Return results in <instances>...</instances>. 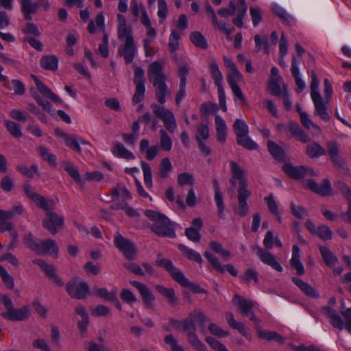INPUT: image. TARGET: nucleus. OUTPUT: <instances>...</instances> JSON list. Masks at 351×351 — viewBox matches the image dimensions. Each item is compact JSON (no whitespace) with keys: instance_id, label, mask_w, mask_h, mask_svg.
I'll return each mask as SVG.
<instances>
[{"instance_id":"f257e3e1","label":"nucleus","mask_w":351,"mask_h":351,"mask_svg":"<svg viewBox=\"0 0 351 351\" xmlns=\"http://www.w3.org/2000/svg\"><path fill=\"white\" fill-rule=\"evenodd\" d=\"M164 62L157 60L152 62L147 71L149 80L156 87V97L158 102L163 104L166 101L168 87L166 84L167 76L163 72Z\"/></svg>"},{"instance_id":"f03ea898","label":"nucleus","mask_w":351,"mask_h":351,"mask_svg":"<svg viewBox=\"0 0 351 351\" xmlns=\"http://www.w3.org/2000/svg\"><path fill=\"white\" fill-rule=\"evenodd\" d=\"M145 215L152 221L151 230L155 234L170 238L176 237L173 223L165 215L152 210H146Z\"/></svg>"},{"instance_id":"7ed1b4c3","label":"nucleus","mask_w":351,"mask_h":351,"mask_svg":"<svg viewBox=\"0 0 351 351\" xmlns=\"http://www.w3.org/2000/svg\"><path fill=\"white\" fill-rule=\"evenodd\" d=\"M23 243L38 255L50 254L54 258L58 257V247L52 239L40 241L36 239L31 232H29L23 237Z\"/></svg>"},{"instance_id":"20e7f679","label":"nucleus","mask_w":351,"mask_h":351,"mask_svg":"<svg viewBox=\"0 0 351 351\" xmlns=\"http://www.w3.org/2000/svg\"><path fill=\"white\" fill-rule=\"evenodd\" d=\"M156 263L158 265L164 267L171 276V277L180 285L184 287L190 288L195 293H203L206 291L201 287L191 283L184 274L176 268L171 260L163 258H158Z\"/></svg>"},{"instance_id":"39448f33","label":"nucleus","mask_w":351,"mask_h":351,"mask_svg":"<svg viewBox=\"0 0 351 351\" xmlns=\"http://www.w3.org/2000/svg\"><path fill=\"white\" fill-rule=\"evenodd\" d=\"M230 9L221 8L218 10L217 13L223 17H227L232 15L237 12V16L232 19V23L239 28L243 27V19L247 12V5L245 0H239L236 5L233 0H230L228 4Z\"/></svg>"},{"instance_id":"423d86ee","label":"nucleus","mask_w":351,"mask_h":351,"mask_svg":"<svg viewBox=\"0 0 351 351\" xmlns=\"http://www.w3.org/2000/svg\"><path fill=\"white\" fill-rule=\"evenodd\" d=\"M324 313L327 317L330 318V323L334 327L337 328L339 330H342L344 326H346V330L351 333V308L346 309L342 313V315L346 320L345 324L342 318L337 311L332 308L326 307L324 308Z\"/></svg>"},{"instance_id":"0eeeda50","label":"nucleus","mask_w":351,"mask_h":351,"mask_svg":"<svg viewBox=\"0 0 351 351\" xmlns=\"http://www.w3.org/2000/svg\"><path fill=\"white\" fill-rule=\"evenodd\" d=\"M134 84L135 85V93L132 97L133 104H137L143 99L145 97V71L143 68L137 66H134Z\"/></svg>"},{"instance_id":"6e6552de","label":"nucleus","mask_w":351,"mask_h":351,"mask_svg":"<svg viewBox=\"0 0 351 351\" xmlns=\"http://www.w3.org/2000/svg\"><path fill=\"white\" fill-rule=\"evenodd\" d=\"M151 107L154 114L162 121L165 128L169 132L173 133L177 128L176 119L173 112L164 106H160L155 104H152Z\"/></svg>"},{"instance_id":"1a4fd4ad","label":"nucleus","mask_w":351,"mask_h":351,"mask_svg":"<svg viewBox=\"0 0 351 351\" xmlns=\"http://www.w3.org/2000/svg\"><path fill=\"white\" fill-rule=\"evenodd\" d=\"M151 107L154 114L162 121L165 128L169 132L173 133L177 128L176 119L173 112L164 106H160L155 104H152Z\"/></svg>"},{"instance_id":"9d476101","label":"nucleus","mask_w":351,"mask_h":351,"mask_svg":"<svg viewBox=\"0 0 351 351\" xmlns=\"http://www.w3.org/2000/svg\"><path fill=\"white\" fill-rule=\"evenodd\" d=\"M66 290L71 298L82 300L88 294L89 287L83 280L73 279L66 284Z\"/></svg>"},{"instance_id":"9b49d317","label":"nucleus","mask_w":351,"mask_h":351,"mask_svg":"<svg viewBox=\"0 0 351 351\" xmlns=\"http://www.w3.org/2000/svg\"><path fill=\"white\" fill-rule=\"evenodd\" d=\"M114 243L115 246L123 254L126 258H134L136 250L134 243L130 240L124 238L120 233L116 232Z\"/></svg>"},{"instance_id":"f8f14e48","label":"nucleus","mask_w":351,"mask_h":351,"mask_svg":"<svg viewBox=\"0 0 351 351\" xmlns=\"http://www.w3.org/2000/svg\"><path fill=\"white\" fill-rule=\"evenodd\" d=\"M7 311L1 313V316L10 321H23L28 319L31 314V309L27 306L20 308L13 307L12 302L7 308Z\"/></svg>"},{"instance_id":"ddd939ff","label":"nucleus","mask_w":351,"mask_h":351,"mask_svg":"<svg viewBox=\"0 0 351 351\" xmlns=\"http://www.w3.org/2000/svg\"><path fill=\"white\" fill-rule=\"evenodd\" d=\"M130 284L137 289L145 307L152 308L154 306L155 296L147 285L136 280L130 281Z\"/></svg>"},{"instance_id":"4468645a","label":"nucleus","mask_w":351,"mask_h":351,"mask_svg":"<svg viewBox=\"0 0 351 351\" xmlns=\"http://www.w3.org/2000/svg\"><path fill=\"white\" fill-rule=\"evenodd\" d=\"M233 302L239 305L241 312L244 316L249 317L250 320L256 324L260 323V319L255 316L252 311L255 304L254 302L247 300L239 295H234Z\"/></svg>"},{"instance_id":"2eb2a0df","label":"nucleus","mask_w":351,"mask_h":351,"mask_svg":"<svg viewBox=\"0 0 351 351\" xmlns=\"http://www.w3.org/2000/svg\"><path fill=\"white\" fill-rule=\"evenodd\" d=\"M230 167L232 173V178L230 179V182L232 186L235 187L236 182L239 181V186L238 190L247 189V180L243 169L234 161H230Z\"/></svg>"},{"instance_id":"dca6fc26","label":"nucleus","mask_w":351,"mask_h":351,"mask_svg":"<svg viewBox=\"0 0 351 351\" xmlns=\"http://www.w3.org/2000/svg\"><path fill=\"white\" fill-rule=\"evenodd\" d=\"M138 51L134 40H125L118 48V54L123 56L126 64L133 62Z\"/></svg>"},{"instance_id":"f3484780","label":"nucleus","mask_w":351,"mask_h":351,"mask_svg":"<svg viewBox=\"0 0 351 351\" xmlns=\"http://www.w3.org/2000/svg\"><path fill=\"white\" fill-rule=\"evenodd\" d=\"M52 208L47 210V217L43 221V226L52 234L58 232V228H62L64 224V218L58 216L56 213L49 212Z\"/></svg>"},{"instance_id":"a211bd4d","label":"nucleus","mask_w":351,"mask_h":351,"mask_svg":"<svg viewBox=\"0 0 351 351\" xmlns=\"http://www.w3.org/2000/svg\"><path fill=\"white\" fill-rule=\"evenodd\" d=\"M23 191L26 195L33 201L37 206L45 210H49L51 208L50 203L47 201L43 196L36 193L34 188L29 183H25L24 184Z\"/></svg>"},{"instance_id":"6ab92c4d","label":"nucleus","mask_w":351,"mask_h":351,"mask_svg":"<svg viewBox=\"0 0 351 351\" xmlns=\"http://www.w3.org/2000/svg\"><path fill=\"white\" fill-rule=\"evenodd\" d=\"M117 37L122 42L134 40L132 29L127 25L125 16L118 14L117 16Z\"/></svg>"},{"instance_id":"aec40b11","label":"nucleus","mask_w":351,"mask_h":351,"mask_svg":"<svg viewBox=\"0 0 351 351\" xmlns=\"http://www.w3.org/2000/svg\"><path fill=\"white\" fill-rule=\"evenodd\" d=\"M204 255L208 260L213 267L218 271L221 273L228 271L230 275L237 276L238 271L232 265H222L215 256L209 252H205Z\"/></svg>"},{"instance_id":"412c9836","label":"nucleus","mask_w":351,"mask_h":351,"mask_svg":"<svg viewBox=\"0 0 351 351\" xmlns=\"http://www.w3.org/2000/svg\"><path fill=\"white\" fill-rule=\"evenodd\" d=\"M141 24L146 29L147 37L143 40V46L148 47L154 41L157 36V31L152 26V21L148 16V14L143 13V19L141 20Z\"/></svg>"},{"instance_id":"4be33fe9","label":"nucleus","mask_w":351,"mask_h":351,"mask_svg":"<svg viewBox=\"0 0 351 351\" xmlns=\"http://www.w3.org/2000/svg\"><path fill=\"white\" fill-rule=\"evenodd\" d=\"M283 169L287 175L294 179L302 178L306 174L316 176L312 169H308L304 166L295 167L289 163L285 164L283 166Z\"/></svg>"},{"instance_id":"5701e85b","label":"nucleus","mask_w":351,"mask_h":351,"mask_svg":"<svg viewBox=\"0 0 351 351\" xmlns=\"http://www.w3.org/2000/svg\"><path fill=\"white\" fill-rule=\"evenodd\" d=\"M32 263L39 266L40 269L45 272L46 275L51 279V280L56 284V285L62 287L64 285V282L57 276L56 273V269L53 265L47 264L44 261L41 259H34Z\"/></svg>"},{"instance_id":"b1692460","label":"nucleus","mask_w":351,"mask_h":351,"mask_svg":"<svg viewBox=\"0 0 351 351\" xmlns=\"http://www.w3.org/2000/svg\"><path fill=\"white\" fill-rule=\"evenodd\" d=\"M256 254L261 261L269 266L274 269L282 272L283 269L280 264L276 261V257L269 252L264 251L261 247H256Z\"/></svg>"},{"instance_id":"393cba45","label":"nucleus","mask_w":351,"mask_h":351,"mask_svg":"<svg viewBox=\"0 0 351 351\" xmlns=\"http://www.w3.org/2000/svg\"><path fill=\"white\" fill-rule=\"evenodd\" d=\"M326 150L332 163L337 167H341L345 164L343 159L339 155V149L337 142L328 141L326 143Z\"/></svg>"},{"instance_id":"a878e982","label":"nucleus","mask_w":351,"mask_h":351,"mask_svg":"<svg viewBox=\"0 0 351 351\" xmlns=\"http://www.w3.org/2000/svg\"><path fill=\"white\" fill-rule=\"evenodd\" d=\"M31 78L33 80L34 82L36 84L37 89L39 92L51 99L54 102H58L59 104H62L63 101L56 95L49 88H48L45 84H44L36 75H31Z\"/></svg>"},{"instance_id":"bb28decb","label":"nucleus","mask_w":351,"mask_h":351,"mask_svg":"<svg viewBox=\"0 0 351 351\" xmlns=\"http://www.w3.org/2000/svg\"><path fill=\"white\" fill-rule=\"evenodd\" d=\"M306 186L312 191L322 196L330 195L331 191L330 183L328 179H324L320 185L313 180H308L306 182Z\"/></svg>"},{"instance_id":"cd10ccee","label":"nucleus","mask_w":351,"mask_h":351,"mask_svg":"<svg viewBox=\"0 0 351 351\" xmlns=\"http://www.w3.org/2000/svg\"><path fill=\"white\" fill-rule=\"evenodd\" d=\"M300 64V60L297 59L295 56H293L292 58L291 62V73L295 79L296 88L295 91L298 93H300L303 91V90L306 87L305 82L302 79L300 75V69L299 65Z\"/></svg>"},{"instance_id":"c85d7f7f","label":"nucleus","mask_w":351,"mask_h":351,"mask_svg":"<svg viewBox=\"0 0 351 351\" xmlns=\"http://www.w3.org/2000/svg\"><path fill=\"white\" fill-rule=\"evenodd\" d=\"M312 101L315 106L314 115L319 116L324 121H329L330 115L326 106L328 101L325 100L324 102L322 97L312 99Z\"/></svg>"},{"instance_id":"c756f323","label":"nucleus","mask_w":351,"mask_h":351,"mask_svg":"<svg viewBox=\"0 0 351 351\" xmlns=\"http://www.w3.org/2000/svg\"><path fill=\"white\" fill-rule=\"evenodd\" d=\"M250 195L251 192L248 189L238 190V213L241 217H245L248 213L249 206L247 199Z\"/></svg>"},{"instance_id":"7c9ffc66","label":"nucleus","mask_w":351,"mask_h":351,"mask_svg":"<svg viewBox=\"0 0 351 351\" xmlns=\"http://www.w3.org/2000/svg\"><path fill=\"white\" fill-rule=\"evenodd\" d=\"M287 128L291 134V136L302 143L309 141L308 134L300 128L299 124L295 121H290L288 123Z\"/></svg>"},{"instance_id":"2f4dec72","label":"nucleus","mask_w":351,"mask_h":351,"mask_svg":"<svg viewBox=\"0 0 351 351\" xmlns=\"http://www.w3.org/2000/svg\"><path fill=\"white\" fill-rule=\"evenodd\" d=\"M226 321L230 326L233 329L237 330L243 337H246L248 339H251V335L249 332L248 330L246 328L245 325L240 322H237L231 312H226Z\"/></svg>"},{"instance_id":"473e14b6","label":"nucleus","mask_w":351,"mask_h":351,"mask_svg":"<svg viewBox=\"0 0 351 351\" xmlns=\"http://www.w3.org/2000/svg\"><path fill=\"white\" fill-rule=\"evenodd\" d=\"M21 3V12L26 20H32V14L37 12L40 3L32 2V0H19Z\"/></svg>"},{"instance_id":"72a5a7b5","label":"nucleus","mask_w":351,"mask_h":351,"mask_svg":"<svg viewBox=\"0 0 351 351\" xmlns=\"http://www.w3.org/2000/svg\"><path fill=\"white\" fill-rule=\"evenodd\" d=\"M111 152L112 154L117 158H124L128 160H134L135 158L133 153L126 149V147L119 142L114 143Z\"/></svg>"},{"instance_id":"f704fd0d","label":"nucleus","mask_w":351,"mask_h":351,"mask_svg":"<svg viewBox=\"0 0 351 351\" xmlns=\"http://www.w3.org/2000/svg\"><path fill=\"white\" fill-rule=\"evenodd\" d=\"M300 247L295 245L292 249V257L290 260L291 266L297 271L298 275H303L305 272L304 267L300 261Z\"/></svg>"},{"instance_id":"c9c22d12","label":"nucleus","mask_w":351,"mask_h":351,"mask_svg":"<svg viewBox=\"0 0 351 351\" xmlns=\"http://www.w3.org/2000/svg\"><path fill=\"white\" fill-rule=\"evenodd\" d=\"M292 281L300 288V289L308 297H311L313 298H319V295L317 290L308 285V283L304 282L302 280L293 277Z\"/></svg>"},{"instance_id":"e433bc0d","label":"nucleus","mask_w":351,"mask_h":351,"mask_svg":"<svg viewBox=\"0 0 351 351\" xmlns=\"http://www.w3.org/2000/svg\"><path fill=\"white\" fill-rule=\"evenodd\" d=\"M215 123L216 125L217 139L220 143H223L226 140V124L223 118L219 114H216Z\"/></svg>"},{"instance_id":"4c0bfd02","label":"nucleus","mask_w":351,"mask_h":351,"mask_svg":"<svg viewBox=\"0 0 351 351\" xmlns=\"http://www.w3.org/2000/svg\"><path fill=\"white\" fill-rule=\"evenodd\" d=\"M272 12L278 15L285 23H287L289 25H295L296 23L295 19L287 12V11L283 9L281 6L276 3H273L271 5Z\"/></svg>"},{"instance_id":"58836bf2","label":"nucleus","mask_w":351,"mask_h":351,"mask_svg":"<svg viewBox=\"0 0 351 351\" xmlns=\"http://www.w3.org/2000/svg\"><path fill=\"white\" fill-rule=\"evenodd\" d=\"M40 65L43 69L56 71L58 68V59L54 55L44 56L40 58Z\"/></svg>"},{"instance_id":"ea45409f","label":"nucleus","mask_w":351,"mask_h":351,"mask_svg":"<svg viewBox=\"0 0 351 351\" xmlns=\"http://www.w3.org/2000/svg\"><path fill=\"white\" fill-rule=\"evenodd\" d=\"M62 166L64 170L73 178V180L78 184L83 185L84 180L80 176V174L76 167L69 161L62 162Z\"/></svg>"},{"instance_id":"a19ab883","label":"nucleus","mask_w":351,"mask_h":351,"mask_svg":"<svg viewBox=\"0 0 351 351\" xmlns=\"http://www.w3.org/2000/svg\"><path fill=\"white\" fill-rule=\"evenodd\" d=\"M36 150L38 152L40 156L43 160L47 162L53 167H56L57 157L55 154L51 153L48 148L43 145H39L36 147Z\"/></svg>"},{"instance_id":"79ce46f5","label":"nucleus","mask_w":351,"mask_h":351,"mask_svg":"<svg viewBox=\"0 0 351 351\" xmlns=\"http://www.w3.org/2000/svg\"><path fill=\"white\" fill-rule=\"evenodd\" d=\"M319 251L326 265L330 267H335L338 261V258L325 246H321L319 247Z\"/></svg>"},{"instance_id":"37998d69","label":"nucleus","mask_w":351,"mask_h":351,"mask_svg":"<svg viewBox=\"0 0 351 351\" xmlns=\"http://www.w3.org/2000/svg\"><path fill=\"white\" fill-rule=\"evenodd\" d=\"M189 319L193 330H195V323L204 324L208 321L207 317L201 310H194L190 313Z\"/></svg>"},{"instance_id":"c03bdc74","label":"nucleus","mask_w":351,"mask_h":351,"mask_svg":"<svg viewBox=\"0 0 351 351\" xmlns=\"http://www.w3.org/2000/svg\"><path fill=\"white\" fill-rule=\"evenodd\" d=\"M209 71L210 73L211 76L214 79L215 84L216 86L222 84L223 82V75L219 69V66L217 64L215 59L211 58L210 66H209Z\"/></svg>"},{"instance_id":"a18cd8bd","label":"nucleus","mask_w":351,"mask_h":351,"mask_svg":"<svg viewBox=\"0 0 351 351\" xmlns=\"http://www.w3.org/2000/svg\"><path fill=\"white\" fill-rule=\"evenodd\" d=\"M326 153V149L317 143H312L306 147V154L311 158H318Z\"/></svg>"},{"instance_id":"49530a36","label":"nucleus","mask_w":351,"mask_h":351,"mask_svg":"<svg viewBox=\"0 0 351 351\" xmlns=\"http://www.w3.org/2000/svg\"><path fill=\"white\" fill-rule=\"evenodd\" d=\"M105 28V18L103 13H99L95 17V21H90L87 29L89 33L94 34L96 29L104 30Z\"/></svg>"},{"instance_id":"de8ad7c7","label":"nucleus","mask_w":351,"mask_h":351,"mask_svg":"<svg viewBox=\"0 0 351 351\" xmlns=\"http://www.w3.org/2000/svg\"><path fill=\"white\" fill-rule=\"evenodd\" d=\"M156 289L160 294L168 300L170 304H177L178 301L176 298L175 291L173 288H167L162 285H156Z\"/></svg>"},{"instance_id":"09e8293b","label":"nucleus","mask_w":351,"mask_h":351,"mask_svg":"<svg viewBox=\"0 0 351 351\" xmlns=\"http://www.w3.org/2000/svg\"><path fill=\"white\" fill-rule=\"evenodd\" d=\"M190 40L196 47L205 49L208 47L207 41L201 32L195 31L190 34Z\"/></svg>"},{"instance_id":"8fccbe9b","label":"nucleus","mask_w":351,"mask_h":351,"mask_svg":"<svg viewBox=\"0 0 351 351\" xmlns=\"http://www.w3.org/2000/svg\"><path fill=\"white\" fill-rule=\"evenodd\" d=\"M189 342L191 345L197 350L206 351V346L199 339L198 337L195 334V330H190L188 333L187 337Z\"/></svg>"},{"instance_id":"3c124183","label":"nucleus","mask_w":351,"mask_h":351,"mask_svg":"<svg viewBox=\"0 0 351 351\" xmlns=\"http://www.w3.org/2000/svg\"><path fill=\"white\" fill-rule=\"evenodd\" d=\"M267 148L269 153L277 160H283L285 158V152L278 144L272 141L267 143Z\"/></svg>"},{"instance_id":"603ef678","label":"nucleus","mask_w":351,"mask_h":351,"mask_svg":"<svg viewBox=\"0 0 351 351\" xmlns=\"http://www.w3.org/2000/svg\"><path fill=\"white\" fill-rule=\"evenodd\" d=\"M179 249L189 260L197 262L199 264L202 263L201 255L194 250L189 248L182 244L179 245Z\"/></svg>"},{"instance_id":"864d4df0","label":"nucleus","mask_w":351,"mask_h":351,"mask_svg":"<svg viewBox=\"0 0 351 351\" xmlns=\"http://www.w3.org/2000/svg\"><path fill=\"white\" fill-rule=\"evenodd\" d=\"M209 246L212 250L219 254L223 261H228L230 259V252L228 250H225L219 243L216 241H211L209 244Z\"/></svg>"},{"instance_id":"5fc2aeb1","label":"nucleus","mask_w":351,"mask_h":351,"mask_svg":"<svg viewBox=\"0 0 351 351\" xmlns=\"http://www.w3.org/2000/svg\"><path fill=\"white\" fill-rule=\"evenodd\" d=\"M181 37V33L177 30L173 29L169 38V49L171 53H174L179 49V40Z\"/></svg>"},{"instance_id":"6e6d98bb","label":"nucleus","mask_w":351,"mask_h":351,"mask_svg":"<svg viewBox=\"0 0 351 351\" xmlns=\"http://www.w3.org/2000/svg\"><path fill=\"white\" fill-rule=\"evenodd\" d=\"M141 169L144 176V183L147 188L150 189L152 186V173L149 165L145 162H141Z\"/></svg>"},{"instance_id":"4d7b16f0","label":"nucleus","mask_w":351,"mask_h":351,"mask_svg":"<svg viewBox=\"0 0 351 351\" xmlns=\"http://www.w3.org/2000/svg\"><path fill=\"white\" fill-rule=\"evenodd\" d=\"M233 128L237 135V138L241 136L248 134V126L242 119H236L234 123Z\"/></svg>"},{"instance_id":"13d9d810","label":"nucleus","mask_w":351,"mask_h":351,"mask_svg":"<svg viewBox=\"0 0 351 351\" xmlns=\"http://www.w3.org/2000/svg\"><path fill=\"white\" fill-rule=\"evenodd\" d=\"M258 335L260 338L267 341L275 340L280 343L284 342L282 337L274 331L258 330Z\"/></svg>"},{"instance_id":"bf43d9fd","label":"nucleus","mask_w":351,"mask_h":351,"mask_svg":"<svg viewBox=\"0 0 351 351\" xmlns=\"http://www.w3.org/2000/svg\"><path fill=\"white\" fill-rule=\"evenodd\" d=\"M300 121L302 125L306 129L309 130L316 129V135L318 136L321 134V128L309 118L307 113H301Z\"/></svg>"},{"instance_id":"052dcab7","label":"nucleus","mask_w":351,"mask_h":351,"mask_svg":"<svg viewBox=\"0 0 351 351\" xmlns=\"http://www.w3.org/2000/svg\"><path fill=\"white\" fill-rule=\"evenodd\" d=\"M170 324L173 328L178 330L190 331L192 330L189 319L183 320L171 319Z\"/></svg>"},{"instance_id":"680f3d73","label":"nucleus","mask_w":351,"mask_h":351,"mask_svg":"<svg viewBox=\"0 0 351 351\" xmlns=\"http://www.w3.org/2000/svg\"><path fill=\"white\" fill-rule=\"evenodd\" d=\"M177 182L180 186H183L184 185H190L193 186L195 182V179L193 174L184 172L178 175Z\"/></svg>"},{"instance_id":"e2e57ef3","label":"nucleus","mask_w":351,"mask_h":351,"mask_svg":"<svg viewBox=\"0 0 351 351\" xmlns=\"http://www.w3.org/2000/svg\"><path fill=\"white\" fill-rule=\"evenodd\" d=\"M249 12L253 25L257 27L263 21V10L258 7H250Z\"/></svg>"},{"instance_id":"0e129e2a","label":"nucleus","mask_w":351,"mask_h":351,"mask_svg":"<svg viewBox=\"0 0 351 351\" xmlns=\"http://www.w3.org/2000/svg\"><path fill=\"white\" fill-rule=\"evenodd\" d=\"M237 141L238 144L249 150H254L258 148V145L256 143H255L250 137H249L248 134L237 138Z\"/></svg>"},{"instance_id":"69168bd1","label":"nucleus","mask_w":351,"mask_h":351,"mask_svg":"<svg viewBox=\"0 0 351 351\" xmlns=\"http://www.w3.org/2000/svg\"><path fill=\"white\" fill-rule=\"evenodd\" d=\"M160 138V145L162 149L165 151H170L172 147V141L166 131L163 129H161L159 131Z\"/></svg>"},{"instance_id":"338daca9","label":"nucleus","mask_w":351,"mask_h":351,"mask_svg":"<svg viewBox=\"0 0 351 351\" xmlns=\"http://www.w3.org/2000/svg\"><path fill=\"white\" fill-rule=\"evenodd\" d=\"M172 170V164L169 158H164L160 164L159 175L162 178L168 177L169 173Z\"/></svg>"},{"instance_id":"774afa93","label":"nucleus","mask_w":351,"mask_h":351,"mask_svg":"<svg viewBox=\"0 0 351 351\" xmlns=\"http://www.w3.org/2000/svg\"><path fill=\"white\" fill-rule=\"evenodd\" d=\"M5 127L8 131L12 134L13 136L16 138H20L22 136L23 134L21 132V127L16 123L8 120L5 122Z\"/></svg>"}]
</instances>
